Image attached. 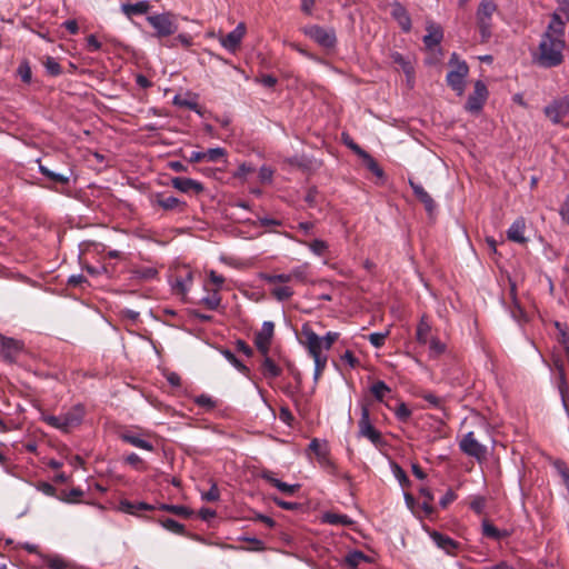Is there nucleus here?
Returning a JSON list of instances; mask_svg holds the SVG:
<instances>
[{"label": "nucleus", "mask_w": 569, "mask_h": 569, "mask_svg": "<svg viewBox=\"0 0 569 569\" xmlns=\"http://www.w3.org/2000/svg\"><path fill=\"white\" fill-rule=\"evenodd\" d=\"M159 509L172 512V513L178 515V516H189V513H190L189 510L186 507L179 506V505H166V503H162V505H160Z\"/></svg>", "instance_id": "5fc2aeb1"}, {"label": "nucleus", "mask_w": 569, "mask_h": 569, "mask_svg": "<svg viewBox=\"0 0 569 569\" xmlns=\"http://www.w3.org/2000/svg\"><path fill=\"white\" fill-rule=\"evenodd\" d=\"M359 436L370 440L373 445L381 442V433L372 426L369 409L363 406L358 421Z\"/></svg>", "instance_id": "9d476101"}, {"label": "nucleus", "mask_w": 569, "mask_h": 569, "mask_svg": "<svg viewBox=\"0 0 569 569\" xmlns=\"http://www.w3.org/2000/svg\"><path fill=\"white\" fill-rule=\"evenodd\" d=\"M552 14L569 21V1H562Z\"/></svg>", "instance_id": "774afa93"}, {"label": "nucleus", "mask_w": 569, "mask_h": 569, "mask_svg": "<svg viewBox=\"0 0 569 569\" xmlns=\"http://www.w3.org/2000/svg\"><path fill=\"white\" fill-rule=\"evenodd\" d=\"M466 76L467 73H447V83L461 96L466 89Z\"/></svg>", "instance_id": "c756f323"}, {"label": "nucleus", "mask_w": 569, "mask_h": 569, "mask_svg": "<svg viewBox=\"0 0 569 569\" xmlns=\"http://www.w3.org/2000/svg\"><path fill=\"white\" fill-rule=\"evenodd\" d=\"M1 356L8 362H13L18 355L23 349V343L20 340L8 338L0 335Z\"/></svg>", "instance_id": "4468645a"}, {"label": "nucleus", "mask_w": 569, "mask_h": 569, "mask_svg": "<svg viewBox=\"0 0 569 569\" xmlns=\"http://www.w3.org/2000/svg\"><path fill=\"white\" fill-rule=\"evenodd\" d=\"M264 359L261 365L262 375L266 378H277L281 375L282 370L279 366L274 363V361L264 355Z\"/></svg>", "instance_id": "473e14b6"}, {"label": "nucleus", "mask_w": 569, "mask_h": 569, "mask_svg": "<svg viewBox=\"0 0 569 569\" xmlns=\"http://www.w3.org/2000/svg\"><path fill=\"white\" fill-rule=\"evenodd\" d=\"M172 103L177 107L187 108L197 113H200L197 94L190 92L184 94H176L172 99Z\"/></svg>", "instance_id": "b1692460"}, {"label": "nucleus", "mask_w": 569, "mask_h": 569, "mask_svg": "<svg viewBox=\"0 0 569 569\" xmlns=\"http://www.w3.org/2000/svg\"><path fill=\"white\" fill-rule=\"evenodd\" d=\"M308 269H309L308 263H303V264L292 268L290 271L291 280H297L298 282H301V283L307 282Z\"/></svg>", "instance_id": "a19ab883"}, {"label": "nucleus", "mask_w": 569, "mask_h": 569, "mask_svg": "<svg viewBox=\"0 0 569 569\" xmlns=\"http://www.w3.org/2000/svg\"><path fill=\"white\" fill-rule=\"evenodd\" d=\"M156 202L158 206H160L164 210L183 211L186 208V203L173 196L164 198L161 194H158Z\"/></svg>", "instance_id": "cd10ccee"}, {"label": "nucleus", "mask_w": 569, "mask_h": 569, "mask_svg": "<svg viewBox=\"0 0 569 569\" xmlns=\"http://www.w3.org/2000/svg\"><path fill=\"white\" fill-rule=\"evenodd\" d=\"M391 16L398 22L403 32L411 30V18L407 9L400 2L391 4Z\"/></svg>", "instance_id": "f3484780"}, {"label": "nucleus", "mask_w": 569, "mask_h": 569, "mask_svg": "<svg viewBox=\"0 0 569 569\" xmlns=\"http://www.w3.org/2000/svg\"><path fill=\"white\" fill-rule=\"evenodd\" d=\"M39 171L49 180L62 186L69 184L71 178L73 177V170L71 168H67L62 172H57L43 166L42 163H39Z\"/></svg>", "instance_id": "dca6fc26"}, {"label": "nucleus", "mask_w": 569, "mask_h": 569, "mask_svg": "<svg viewBox=\"0 0 569 569\" xmlns=\"http://www.w3.org/2000/svg\"><path fill=\"white\" fill-rule=\"evenodd\" d=\"M409 184L415 193V196L423 203L426 210L428 212H432L436 204L431 196L423 189V187L419 183H416L413 180H409Z\"/></svg>", "instance_id": "a878e982"}, {"label": "nucleus", "mask_w": 569, "mask_h": 569, "mask_svg": "<svg viewBox=\"0 0 569 569\" xmlns=\"http://www.w3.org/2000/svg\"><path fill=\"white\" fill-rule=\"evenodd\" d=\"M496 10L497 6L492 0H482L481 3L479 4V8L477 10V20L482 37H488L490 34V21Z\"/></svg>", "instance_id": "1a4fd4ad"}, {"label": "nucleus", "mask_w": 569, "mask_h": 569, "mask_svg": "<svg viewBox=\"0 0 569 569\" xmlns=\"http://www.w3.org/2000/svg\"><path fill=\"white\" fill-rule=\"evenodd\" d=\"M271 295L278 300V301H287L293 296V290L289 286H280L274 287L271 290Z\"/></svg>", "instance_id": "37998d69"}, {"label": "nucleus", "mask_w": 569, "mask_h": 569, "mask_svg": "<svg viewBox=\"0 0 569 569\" xmlns=\"http://www.w3.org/2000/svg\"><path fill=\"white\" fill-rule=\"evenodd\" d=\"M220 492L218 489V486L216 483H212L210 489L207 492L201 493L202 500L206 501H217L219 500Z\"/></svg>", "instance_id": "0e129e2a"}, {"label": "nucleus", "mask_w": 569, "mask_h": 569, "mask_svg": "<svg viewBox=\"0 0 569 569\" xmlns=\"http://www.w3.org/2000/svg\"><path fill=\"white\" fill-rule=\"evenodd\" d=\"M395 413H396V417H397L399 420H401V421H406V420H408V419H409V417L411 416V411H410V409H409V408L407 407V405H406V403H403V402H401V403L397 407V409H396Z\"/></svg>", "instance_id": "69168bd1"}, {"label": "nucleus", "mask_w": 569, "mask_h": 569, "mask_svg": "<svg viewBox=\"0 0 569 569\" xmlns=\"http://www.w3.org/2000/svg\"><path fill=\"white\" fill-rule=\"evenodd\" d=\"M194 402L198 406L203 407L206 409H212L216 406L214 400L210 396L204 393L197 396Z\"/></svg>", "instance_id": "bf43d9fd"}, {"label": "nucleus", "mask_w": 569, "mask_h": 569, "mask_svg": "<svg viewBox=\"0 0 569 569\" xmlns=\"http://www.w3.org/2000/svg\"><path fill=\"white\" fill-rule=\"evenodd\" d=\"M459 448L465 455L475 458L479 462L485 460L487 455V447L475 438L472 431L463 436L459 442Z\"/></svg>", "instance_id": "39448f33"}, {"label": "nucleus", "mask_w": 569, "mask_h": 569, "mask_svg": "<svg viewBox=\"0 0 569 569\" xmlns=\"http://www.w3.org/2000/svg\"><path fill=\"white\" fill-rule=\"evenodd\" d=\"M84 415V407L81 403H77L58 416L43 415L42 420L52 428H56L62 432H69L71 429L78 427L82 422Z\"/></svg>", "instance_id": "f257e3e1"}, {"label": "nucleus", "mask_w": 569, "mask_h": 569, "mask_svg": "<svg viewBox=\"0 0 569 569\" xmlns=\"http://www.w3.org/2000/svg\"><path fill=\"white\" fill-rule=\"evenodd\" d=\"M391 61L398 67L402 68L403 71H411L412 67L410 66L409 60H407L401 53L392 52L390 54Z\"/></svg>", "instance_id": "8fccbe9b"}, {"label": "nucleus", "mask_w": 569, "mask_h": 569, "mask_svg": "<svg viewBox=\"0 0 569 569\" xmlns=\"http://www.w3.org/2000/svg\"><path fill=\"white\" fill-rule=\"evenodd\" d=\"M204 156L207 161L216 162L226 156V150L220 147L211 148L204 151Z\"/></svg>", "instance_id": "864d4df0"}, {"label": "nucleus", "mask_w": 569, "mask_h": 569, "mask_svg": "<svg viewBox=\"0 0 569 569\" xmlns=\"http://www.w3.org/2000/svg\"><path fill=\"white\" fill-rule=\"evenodd\" d=\"M172 187L181 192L194 191L197 193L203 190V186L197 180L184 178V177H176L171 180Z\"/></svg>", "instance_id": "aec40b11"}, {"label": "nucleus", "mask_w": 569, "mask_h": 569, "mask_svg": "<svg viewBox=\"0 0 569 569\" xmlns=\"http://www.w3.org/2000/svg\"><path fill=\"white\" fill-rule=\"evenodd\" d=\"M261 477L267 482H269L270 485H272L279 491L287 496H292L300 488L299 483L289 485L287 482H283L280 479L273 477V475L270 471H264Z\"/></svg>", "instance_id": "6ab92c4d"}, {"label": "nucleus", "mask_w": 569, "mask_h": 569, "mask_svg": "<svg viewBox=\"0 0 569 569\" xmlns=\"http://www.w3.org/2000/svg\"><path fill=\"white\" fill-rule=\"evenodd\" d=\"M429 343V357L438 358L446 351V345L437 337H431Z\"/></svg>", "instance_id": "e433bc0d"}, {"label": "nucleus", "mask_w": 569, "mask_h": 569, "mask_svg": "<svg viewBox=\"0 0 569 569\" xmlns=\"http://www.w3.org/2000/svg\"><path fill=\"white\" fill-rule=\"evenodd\" d=\"M247 27L243 22L238 26L229 33H220V44L230 52H234L241 44L243 37L246 36Z\"/></svg>", "instance_id": "f8f14e48"}, {"label": "nucleus", "mask_w": 569, "mask_h": 569, "mask_svg": "<svg viewBox=\"0 0 569 569\" xmlns=\"http://www.w3.org/2000/svg\"><path fill=\"white\" fill-rule=\"evenodd\" d=\"M450 71H468L469 66L465 60H461L457 53H452L449 59Z\"/></svg>", "instance_id": "a18cd8bd"}, {"label": "nucleus", "mask_w": 569, "mask_h": 569, "mask_svg": "<svg viewBox=\"0 0 569 569\" xmlns=\"http://www.w3.org/2000/svg\"><path fill=\"white\" fill-rule=\"evenodd\" d=\"M46 566L50 569H69L70 563L58 555L46 556Z\"/></svg>", "instance_id": "c9c22d12"}, {"label": "nucleus", "mask_w": 569, "mask_h": 569, "mask_svg": "<svg viewBox=\"0 0 569 569\" xmlns=\"http://www.w3.org/2000/svg\"><path fill=\"white\" fill-rule=\"evenodd\" d=\"M301 335L305 340H301L300 343L307 349L308 355L312 359L319 358H328V351L330 349H325L323 339L319 335H317L309 325H303L301 328Z\"/></svg>", "instance_id": "7ed1b4c3"}, {"label": "nucleus", "mask_w": 569, "mask_h": 569, "mask_svg": "<svg viewBox=\"0 0 569 569\" xmlns=\"http://www.w3.org/2000/svg\"><path fill=\"white\" fill-rule=\"evenodd\" d=\"M303 32L310 39L315 40L318 44L325 48H332L337 42L336 32L333 29H326L318 24H311L305 27Z\"/></svg>", "instance_id": "20e7f679"}, {"label": "nucleus", "mask_w": 569, "mask_h": 569, "mask_svg": "<svg viewBox=\"0 0 569 569\" xmlns=\"http://www.w3.org/2000/svg\"><path fill=\"white\" fill-rule=\"evenodd\" d=\"M120 439L138 449L147 450V451L154 450L153 445L150 441L143 439L139 433L126 431L120 435Z\"/></svg>", "instance_id": "412c9836"}, {"label": "nucleus", "mask_w": 569, "mask_h": 569, "mask_svg": "<svg viewBox=\"0 0 569 569\" xmlns=\"http://www.w3.org/2000/svg\"><path fill=\"white\" fill-rule=\"evenodd\" d=\"M430 538L438 548L442 549L447 553H452L458 548V543L453 539L449 536L442 535L441 532L431 531Z\"/></svg>", "instance_id": "5701e85b"}, {"label": "nucleus", "mask_w": 569, "mask_h": 569, "mask_svg": "<svg viewBox=\"0 0 569 569\" xmlns=\"http://www.w3.org/2000/svg\"><path fill=\"white\" fill-rule=\"evenodd\" d=\"M339 333L335 331H328L321 339H323L325 349H331L332 345L338 340Z\"/></svg>", "instance_id": "338daca9"}, {"label": "nucleus", "mask_w": 569, "mask_h": 569, "mask_svg": "<svg viewBox=\"0 0 569 569\" xmlns=\"http://www.w3.org/2000/svg\"><path fill=\"white\" fill-rule=\"evenodd\" d=\"M526 231V220L523 217L517 218L509 229L507 230V238L510 241L517 242V243H526L528 239L525 237Z\"/></svg>", "instance_id": "a211bd4d"}, {"label": "nucleus", "mask_w": 569, "mask_h": 569, "mask_svg": "<svg viewBox=\"0 0 569 569\" xmlns=\"http://www.w3.org/2000/svg\"><path fill=\"white\" fill-rule=\"evenodd\" d=\"M222 356L224 357V359L231 363L237 370H239L240 372L242 373H247L249 371V369L247 368L246 365H243L237 357L236 355L230 351L229 349H224L221 351Z\"/></svg>", "instance_id": "ea45409f"}, {"label": "nucleus", "mask_w": 569, "mask_h": 569, "mask_svg": "<svg viewBox=\"0 0 569 569\" xmlns=\"http://www.w3.org/2000/svg\"><path fill=\"white\" fill-rule=\"evenodd\" d=\"M154 509L156 506L142 501L131 502L129 500H121L119 503L120 511L132 516H137L139 511H152Z\"/></svg>", "instance_id": "393cba45"}, {"label": "nucleus", "mask_w": 569, "mask_h": 569, "mask_svg": "<svg viewBox=\"0 0 569 569\" xmlns=\"http://www.w3.org/2000/svg\"><path fill=\"white\" fill-rule=\"evenodd\" d=\"M430 333H431V325L428 321L427 317L423 315L420 318L419 323L417 325L416 329V339L420 345H427L430 340Z\"/></svg>", "instance_id": "c85d7f7f"}, {"label": "nucleus", "mask_w": 569, "mask_h": 569, "mask_svg": "<svg viewBox=\"0 0 569 569\" xmlns=\"http://www.w3.org/2000/svg\"><path fill=\"white\" fill-rule=\"evenodd\" d=\"M273 322L264 321L262 323L261 330L256 336L254 343L258 350L261 351L263 355H267L269 351V345L273 336Z\"/></svg>", "instance_id": "2eb2a0df"}, {"label": "nucleus", "mask_w": 569, "mask_h": 569, "mask_svg": "<svg viewBox=\"0 0 569 569\" xmlns=\"http://www.w3.org/2000/svg\"><path fill=\"white\" fill-rule=\"evenodd\" d=\"M426 31L427 33L422 38L425 49L430 53H441L439 46L443 39L442 27L433 21H427Z\"/></svg>", "instance_id": "423d86ee"}, {"label": "nucleus", "mask_w": 569, "mask_h": 569, "mask_svg": "<svg viewBox=\"0 0 569 569\" xmlns=\"http://www.w3.org/2000/svg\"><path fill=\"white\" fill-rule=\"evenodd\" d=\"M161 526L173 533L182 535L184 532V526L171 518L161 521Z\"/></svg>", "instance_id": "de8ad7c7"}, {"label": "nucleus", "mask_w": 569, "mask_h": 569, "mask_svg": "<svg viewBox=\"0 0 569 569\" xmlns=\"http://www.w3.org/2000/svg\"><path fill=\"white\" fill-rule=\"evenodd\" d=\"M388 331L386 332H372L368 336V340L369 342L376 347V348H380L381 346H383L385 343V340L388 336Z\"/></svg>", "instance_id": "6e6d98bb"}, {"label": "nucleus", "mask_w": 569, "mask_h": 569, "mask_svg": "<svg viewBox=\"0 0 569 569\" xmlns=\"http://www.w3.org/2000/svg\"><path fill=\"white\" fill-rule=\"evenodd\" d=\"M313 362H315L313 381L317 383L318 380L320 379L323 370L327 367L328 358H319L318 357V359H313Z\"/></svg>", "instance_id": "3c124183"}, {"label": "nucleus", "mask_w": 569, "mask_h": 569, "mask_svg": "<svg viewBox=\"0 0 569 569\" xmlns=\"http://www.w3.org/2000/svg\"><path fill=\"white\" fill-rule=\"evenodd\" d=\"M488 96L489 92L487 86L480 80L476 81L473 92L469 96L465 109L472 114L479 113L482 110Z\"/></svg>", "instance_id": "0eeeda50"}, {"label": "nucleus", "mask_w": 569, "mask_h": 569, "mask_svg": "<svg viewBox=\"0 0 569 569\" xmlns=\"http://www.w3.org/2000/svg\"><path fill=\"white\" fill-rule=\"evenodd\" d=\"M371 393L373 395V397L376 398V400L378 401H382L383 398L386 397V395H388L391 389L387 386V383L385 381H377L375 382L371 388Z\"/></svg>", "instance_id": "58836bf2"}, {"label": "nucleus", "mask_w": 569, "mask_h": 569, "mask_svg": "<svg viewBox=\"0 0 569 569\" xmlns=\"http://www.w3.org/2000/svg\"><path fill=\"white\" fill-rule=\"evenodd\" d=\"M392 472H393V476L395 478L399 481V483L402 486V487H406L409 485V479L405 472V470L398 466L397 463H395L392 466Z\"/></svg>", "instance_id": "4d7b16f0"}, {"label": "nucleus", "mask_w": 569, "mask_h": 569, "mask_svg": "<svg viewBox=\"0 0 569 569\" xmlns=\"http://www.w3.org/2000/svg\"><path fill=\"white\" fill-rule=\"evenodd\" d=\"M565 40H558L550 36H542L539 50V63L543 68H552L561 63Z\"/></svg>", "instance_id": "f03ea898"}, {"label": "nucleus", "mask_w": 569, "mask_h": 569, "mask_svg": "<svg viewBox=\"0 0 569 569\" xmlns=\"http://www.w3.org/2000/svg\"><path fill=\"white\" fill-rule=\"evenodd\" d=\"M322 521L332 526H351L353 523L349 516L335 512L325 513Z\"/></svg>", "instance_id": "2f4dec72"}, {"label": "nucleus", "mask_w": 569, "mask_h": 569, "mask_svg": "<svg viewBox=\"0 0 569 569\" xmlns=\"http://www.w3.org/2000/svg\"><path fill=\"white\" fill-rule=\"evenodd\" d=\"M260 278L266 281L267 283H287L291 281V276L289 273H278V274H271V273H261Z\"/></svg>", "instance_id": "c03bdc74"}, {"label": "nucleus", "mask_w": 569, "mask_h": 569, "mask_svg": "<svg viewBox=\"0 0 569 569\" xmlns=\"http://www.w3.org/2000/svg\"><path fill=\"white\" fill-rule=\"evenodd\" d=\"M200 303L209 310H217L221 305V296L218 289L212 290L200 300Z\"/></svg>", "instance_id": "72a5a7b5"}, {"label": "nucleus", "mask_w": 569, "mask_h": 569, "mask_svg": "<svg viewBox=\"0 0 569 569\" xmlns=\"http://www.w3.org/2000/svg\"><path fill=\"white\" fill-rule=\"evenodd\" d=\"M150 2L147 0L138 1L136 3L121 4V10L128 18H131L133 16L146 14L150 10Z\"/></svg>", "instance_id": "bb28decb"}, {"label": "nucleus", "mask_w": 569, "mask_h": 569, "mask_svg": "<svg viewBox=\"0 0 569 569\" xmlns=\"http://www.w3.org/2000/svg\"><path fill=\"white\" fill-rule=\"evenodd\" d=\"M487 507V499L483 496H475L470 501V509L477 515H482Z\"/></svg>", "instance_id": "49530a36"}, {"label": "nucleus", "mask_w": 569, "mask_h": 569, "mask_svg": "<svg viewBox=\"0 0 569 569\" xmlns=\"http://www.w3.org/2000/svg\"><path fill=\"white\" fill-rule=\"evenodd\" d=\"M313 362H315L313 381L317 383L318 380L320 379L323 370L327 367L328 358H319L318 357V359H313Z\"/></svg>", "instance_id": "603ef678"}, {"label": "nucleus", "mask_w": 569, "mask_h": 569, "mask_svg": "<svg viewBox=\"0 0 569 569\" xmlns=\"http://www.w3.org/2000/svg\"><path fill=\"white\" fill-rule=\"evenodd\" d=\"M191 284H192V272L188 271L186 273V276L176 278L172 287L178 292L186 295L189 291Z\"/></svg>", "instance_id": "f704fd0d"}, {"label": "nucleus", "mask_w": 569, "mask_h": 569, "mask_svg": "<svg viewBox=\"0 0 569 569\" xmlns=\"http://www.w3.org/2000/svg\"><path fill=\"white\" fill-rule=\"evenodd\" d=\"M543 112L552 123H559L565 117L569 116V93L551 101L545 107Z\"/></svg>", "instance_id": "6e6552de"}, {"label": "nucleus", "mask_w": 569, "mask_h": 569, "mask_svg": "<svg viewBox=\"0 0 569 569\" xmlns=\"http://www.w3.org/2000/svg\"><path fill=\"white\" fill-rule=\"evenodd\" d=\"M151 27L157 31V37L164 38L177 31V24L169 14H154L147 18Z\"/></svg>", "instance_id": "9b49d317"}, {"label": "nucleus", "mask_w": 569, "mask_h": 569, "mask_svg": "<svg viewBox=\"0 0 569 569\" xmlns=\"http://www.w3.org/2000/svg\"><path fill=\"white\" fill-rule=\"evenodd\" d=\"M360 158L363 159L368 170H370L376 177H383V170L379 167L377 161L367 151Z\"/></svg>", "instance_id": "79ce46f5"}, {"label": "nucleus", "mask_w": 569, "mask_h": 569, "mask_svg": "<svg viewBox=\"0 0 569 569\" xmlns=\"http://www.w3.org/2000/svg\"><path fill=\"white\" fill-rule=\"evenodd\" d=\"M253 81L257 83H261L262 86H264L267 88H272L277 83V78H274L270 73H266V74L254 77Z\"/></svg>", "instance_id": "052dcab7"}, {"label": "nucleus", "mask_w": 569, "mask_h": 569, "mask_svg": "<svg viewBox=\"0 0 569 569\" xmlns=\"http://www.w3.org/2000/svg\"><path fill=\"white\" fill-rule=\"evenodd\" d=\"M134 274L140 279L149 280L153 279L158 274V271L154 268L146 267L137 269Z\"/></svg>", "instance_id": "e2e57ef3"}, {"label": "nucleus", "mask_w": 569, "mask_h": 569, "mask_svg": "<svg viewBox=\"0 0 569 569\" xmlns=\"http://www.w3.org/2000/svg\"><path fill=\"white\" fill-rule=\"evenodd\" d=\"M124 461L132 466L133 468H136L137 470H143L144 469V465H143V461L142 459L134 452H131L130 455H128L126 458H124Z\"/></svg>", "instance_id": "680f3d73"}, {"label": "nucleus", "mask_w": 569, "mask_h": 569, "mask_svg": "<svg viewBox=\"0 0 569 569\" xmlns=\"http://www.w3.org/2000/svg\"><path fill=\"white\" fill-rule=\"evenodd\" d=\"M298 242L308 246L309 250L316 256H322L328 250L329 247L328 243L321 239H315L309 243L300 240H298Z\"/></svg>", "instance_id": "4c0bfd02"}, {"label": "nucleus", "mask_w": 569, "mask_h": 569, "mask_svg": "<svg viewBox=\"0 0 569 569\" xmlns=\"http://www.w3.org/2000/svg\"><path fill=\"white\" fill-rule=\"evenodd\" d=\"M366 560L363 552L355 550L346 556V563L355 568Z\"/></svg>", "instance_id": "09e8293b"}, {"label": "nucleus", "mask_w": 569, "mask_h": 569, "mask_svg": "<svg viewBox=\"0 0 569 569\" xmlns=\"http://www.w3.org/2000/svg\"><path fill=\"white\" fill-rule=\"evenodd\" d=\"M309 449L317 456L318 462L329 472L337 475V467L329 458V451L326 442H321L317 438L309 443Z\"/></svg>", "instance_id": "ddd939ff"}, {"label": "nucleus", "mask_w": 569, "mask_h": 569, "mask_svg": "<svg viewBox=\"0 0 569 569\" xmlns=\"http://www.w3.org/2000/svg\"><path fill=\"white\" fill-rule=\"evenodd\" d=\"M567 22L569 21L559 18L558 14H552L545 36H550L558 40H565V28Z\"/></svg>", "instance_id": "4be33fe9"}, {"label": "nucleus", "mask_w": 569, "mask_h": 569, "mask_svg": "<svg viewBox=\"0 0 569 569\" xmlns=\"http://www.w3.org/2000/svg\"><path fill=\"white\" fill-rule=\"evenodd\" d=\"M481 528H482L483 536H486L487 538L495 539V540H500V539L509 536V532L507 530H499L497 527H495L488 520L482 521Z\"/></svg>", "instance_id": "7c9ffc66"}, {"label": "nucleus", "mask_w": 569, "mask_h": 569, "mask_svg": "<svg viewBox=\"0 0 569 569\" xmlns=\"http://www.w3.org/2000/svg\"><path fill=\"white\" fill-rule=\"evenodd\" d=\"M556 367L559 371V390H560V393H561V397H562V400L565 401V392L568 388V385H567V380H566V375H565V367L562 363H556Z\"/></svg>", "instance_id": "13d9d810"}]
</instances>
